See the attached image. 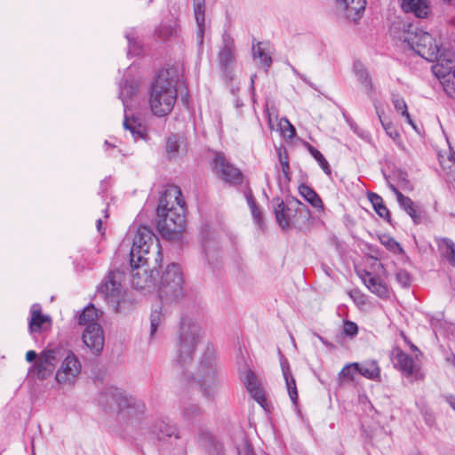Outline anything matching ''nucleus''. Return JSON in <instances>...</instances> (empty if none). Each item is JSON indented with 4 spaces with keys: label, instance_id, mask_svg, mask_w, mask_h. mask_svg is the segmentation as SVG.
Listing matches in <instances>:
<instances>
[{
    "label": "nucleus",
    "instance_id": "nucleus-1",
    "mask_svg": "<svg viewBox=\"0 0 455 455\" xmlns=\"http://www.w3.org/2000/svg\"><path fill=\"white\" fill-rule=\"evenodd\" d=\"M162 262L161 244L156 235L140 226L136 232L130 252L132 285L141 291L155 288V272Z\"/></svg>",
    "mask_w": 455,
    "mask_h": 455
},
{
    "label": "nucleus",
    "instance_id": "nucleus-2",
    "mask_svg": "<svg viewBox=\"0 0 455 455\" xmlns=\"http://www.w3.org/2000/svg\"><path fill=\"white\" fill-rule=\"evenodd\" d=\"M181 190L172 186L161 196L156 210L157 229L170 240L180 237L185 228V208Z\"/></svg>",
    "mask_w": 455,
    "mask_h": 455
},
{
    "label": "nucleus",
    "instance_id": "nucleus-3",
    "mask_svg": "<svg viewBox=\"0 0 455 455\" xmlns=\"http://www.w3.org/2000/svg\"><path fill=\"white\" fill-rule=\"evenodd\" d=\"M178 70L175 68L162 69L157 74L149 91L148 103L156 116L169 115L177 100Z\"/></svg>",
    "mask_w": 455,
    "mask_h": 455
},
{
    "label": "nucleus",
    "instance_id": "nucleus-4",
    "mask_svg": "<svg viewBox=\"0 0 455 455\" xmlns=\"http://www.w3.org/2000/svg\"><path fill=\"white\" fill-rule=\"evenodd\" d=\"M400 39L429 62H434L438 54L444 50L432 34L413 25L404 26Z\"/></svg>",
    "mask_w": 455,
    "mask_h": 455
},
{
    "label": "nucleus",
    "instance_id": "nucleus-5",
    "mask_svg": "<svg viewBox=\"0 0 455 455\" xmlns=\"http://www.w3.org/2000/svg\"><path fill=\"white\" fill-rule=\"evenodd\" d=\"M101 403L118 409L120 419L136 423L146 411L145 403L139 398L128 395L118 388H108L101 395Z\"/></svg>",
    "mask_w": 455,
    "mask_h": 455
},
{
    "label": "nucleus",
    "instance_id": "nucleus-6",
    "mask_svg": "<svg viewBox=\"0 0 455 455\" xmlns=\"http://www.w3.org/2000/svg\"><path fill=\"white\" fill-rule=\"evenodd\" d=\"M185 293L184 277L180 267L176 263L168 265L162 273L158 294L162 301L175 302Z\"/></svg>",
    "mask_w": 455,
    "mask_h": 455
},
{
    "label": "nucleus",
    "instance_id": "nucleus-7",
    "mask_svg": "<svg viewBox=\"0 0 455 455\" xmlns=\"http://www.w3.org/2000/svg\"><path fill=\"white\" fill-rule=\"evenodd\" d=\"M124 274L120 270H112L100 283L99 293L115 312L121 311V304L124 301Z\"/></svg>",
    "mask_w": 455,
    "mask_h": 455
},
{
    "label": "nucleus",
    "instance_id": "nucleus-8",
    "mask_svg": "<svg viewBox=\"0 0 455 455\" xmlns=\"http://www.w3.org/2000/svg\"><path fill=\"white\" fill-rule=\"evenodd\" d=\"M197 381L201 386L203 395L213 398L220 388L219 371L213 353L205 355L200 363Z\"/></svg>",
    "mask_w": 455,
    "mask_h": 455
},
{
    "label": "nucleus",
    "instance_id": "nucleus-9",
    "mask_svg": "<svg viewBox=\"0 0 455 455\" xmlns=\"http://www.w3.org/2000/svg\"><path fill=\"white\" fill-rule=\"evenodd\" d=\"M200 327L193 323L183 322L180 326L179 358L181 365L186 364L191 358L200 339Z\"/></svg>",
    "mask_w": 455,
    "mask_h": 455
},
{
    "label": "nucleus",
    "instance_id": "nucleus-10",
    "mask_svg": "<svg viewBox=\"0 0 455 455\" xmlns=\"http://www.w3.org/2000/svg\"><path fill=\"white\" fill-rule=\"evenodd\" d=\"M81 371L82 363L79 358L72 350H69L56 371L55 379L61 387H73Z\"/></svg>",
    "mask_w": 455,
    "mask_h": 455
},
{
    "label": "nucleus",
    "instance_id": "nucleus-11",
    "mask_svg": "<svg viewBox=\"0 0 455 455\" xmlns=\"http://www.w3.org/2000/svg\"><path fill=\"white\" fill-rule=\"evenodd\" d=\"M212 172L220 180L231 185L242 182L241 171L233 165L221 152H215L212 158Z\"/></svg>",
    "mask_w": 455,
    "mask_h": 455
},
{
    "label": "nucleus",
    "instance_id": "nucleus-12",
    "mask_svg": "<svg viewBox=\"0 0 455 455\" xmlns=\"http://www.w3.org/2000/svg\"><path fill=\"white\" fill-rule=\"evenodd\" d=\"M392 362L395 368L399 370L404 377L411 380H419L424 378L420 365L416 363L411 355L404 353L399 347L393 349Z\"/></svg>",
    "mask_w": 455,
    "mask_h": 455
},
{
    "label": "nucleus",
    "instance_id": "nucleus-13",
    "mask_svg": "<svg viewBox=\"0 0 455 455\" xmlns=\"http://www.w3.org/2000/svg\"><path fill=\"white\" fill-rule=\"evenodd\" d=\"M436 63L432 67L434 75L444 83H455V56L451 51L443 50L435 60Z\"/></svg>",
    "mask_w": 455,
    "mask_h": 455
},
{
    "label": "nucleus",
    "instance_id": "nucleus-14",
    "mask_svg": "<svg viewBox=\"0 0 455 455\" xmlns=\"http://www.w3.org/2000/svg\"><path fill=\"white\" fill-rule=\"evenodd\" d=\"M84 345L93 353L99 355L104 347V332L100 323L89 324L83 333Z\"/></svg>",
    "mask_w": 455,
    "mask_h": 455
},
{
    "label": "nucleus",
    "instance_id": "nucleus-15",
    "mask_svg": "<svg viewBox=\"0 0 455 455\" xmlns=\"http://www.w3.org/2000/svg\"><path fill=\"white\" fill-rule=\"evenodd\" d=\"M52 327V318L48 315L42 313L39 304H33L30 307V317L28 320V331L31 335L41 333L50 330Z\"/></svg>",
    "mask_w": 455,
    "mask_h": 455
},
{
    "label": "nucleus",
    "instance_id": "nucleus-16",
    "mask_svg": "<svg viewBox=\"0 0 455 455\" xmlns=\"http://www.w3.org/2000/svg\"><path fill=\"white\" fill-rule=\"evenodd\" d=\"M336 7L344 15L354 21L361 18L365 10L366 0H335Z\"/></svg>",
    "mask_w": 455,
    "mask_h": 455
},
{
    "label": "nucleus",
    "instance_id": "nucleus-17",
    "mask_svg": "<svg viewBox=\"0 0 455 455\" xmlns=\"http://www.w3.org/2000/svg\"><path fill=\"white\" fill-rule=\"evenodd\" d=\"M401 7L406 13H412L419 19L427 18L431 13L428 0H401Z\"/></svg>",
    "mask_w": 455,
    "mask_h": 455
},
{
    "label": "nucleus",
    "instance_id": "nucleus-18",
    "mask_svg": "<svg viewBox=\"0 0 455 455\" xmlns=\"http://www.w3.org/2000/svg\"><path fill=\"white\" fill-rule=\"evenodd\" d=\"M242 380L245 385L251 396L259 404L262 405L263 403L266 401V398L263 390L259 387V384L255 374L251 371L248 370L242 377Z\"/></svg>",
    "mask_w": 455,
    "mask_h": 455
},
{
    "label": "nucleus",
    "instance_id": "nucleus-19",
    "mask_svg": "<svg viewBox=\"0 0 455 455\" xmlns=\"http://www.w3.org/2000/svg\"><path fill=\"white\" fill-rule=\"evenodd\" d=\"M220 65L223 68L227 76H229V68L234 62V44L231 38H223V46L219 52Z\"/></svg>",
    "mask_w": 455,
    "mask_h": 455
},
{
    "label": "nucleus",
    "instance_id": "nucleus-20",
    "mask_svg": "<svg viewBox=\"0 0 455 455\" xmlns=\"http://www.w3.org/2000/svg\"><path fill=\"white\" fill-rule=\"evenodd\" d=\"M363 282L369 289V291L379 298H387L389 291L387 284L378 276L372 275L371 273L366 272L363 276Z\"/></svg>",
    "mask_w": 455,
    "mask_h": 455
},
{
    "label": "nucleus",
    "instance_id": "nucleus-21",
    "mask_svg": "<svg viewBox=\"0 0 455 455\" xmlns=\"http://www.w3.org/2000/svg\"><path fill=\"white\" fill-rule=\"evenodd\" d=\"M280 364L282 368V372L283 379L285 380V385L287 388L288 395L291 400V402L296 404L298 401V391L296 387L295 379L291 374L290 365L288 360L283 356L281 357Z\"/></svg>",
    "mask_w": 455,
    "mask_h": 455
},
{
    "label": "nucleus",
    "instance_id": "nucleus-22",
    "mask_svg": "<svg viewBox=\"0 0 455 455\" xmlns=\"http://www.w3.org/2000/svg\"><path fill=\"white\" fill-rule=\"evenodd\" d=\"M355 371L359 374L371 380H379L380 368L375 360H369L363 363H354Z\"/></svg>",
    "mask_w": 455,
    "mask_h": 455
},
{
    "label": "nucleus",
    "instance_id": "nucleus-23",
    "mask_svg": "<svg viewBox=\"0 0 455 455\" xmlns=\"http://www.w3.org/2000/svg\"><path fill=\"white\" fill-rule=\"evenodd\" d=\"M274 203V212L277 223L283 229L289 228L291 221L292 210L279 198L275 199Z\"/></svg>",
    "mask_w": 455,
    "mask_h": 455
},
{
    "label": "nucleus",
    "instance_id": "nucleus-24",
    "mask_svg": "<svg viewBox=\"0 0 455 455\" xmlns=\"http://www.w3.org/2000/svg\"><path fill=\"white\" fill-rule=\"evenodd\" d=\"M353 72L365 92L368 94H371L373 92L374 87L371 77L364 65L359 60L355 61L353 65Z\"/></svg>",
    "mask_w": 455,
    "mask_h": 455
},
{
    "label": "nucleus",
    "instance_id": "nucleus-25",
    "mask_svg": "<svg viewBox=\"0 0 455 455\" xmlns=\"http://www.w3.org/2000/svg\"><path fill=\"white\" fill-rule=\"evenodd\" d=\"M140 88V83L136 79H125L124 84L120 85L119 98L123 102L124 111L129 108V100L137 93Z\"/></svg>",
    "mask_w": 455,
    "mask_h": 455
},
{
    "label": "nucleus",
    "instance_id": "nucleus-26",
    "mask_svg": "<svg viewBox=\"0 0 455 455\" xmlns=\"http://www.w3.org/2000/svg\"><path fill=\"white\" fill-rule=\"evenodd\" d=\"M153 433L159 440L172 436L180 438L178 427L164 419H159L154 424Z\"/></svg>",
    "mask_w": 455,
    "mask_h": 455
},
{
    "label": "nucleus",
    "instance_id": "nucleus-27",
    "mask_svg": "<svg viewBox=\"0 0 455 455\" xmlns=\"http://www.w3.org/2000/svg\"><path fill=\"white\" fill-rule=\"evenodd\" d=\"M183 420L193 427L199 425L202 418L201 408L195 403H186L182 407Z\"/></svg>",
    "mask_w": 455,
    "mask_h": 455
},
{
    "label": "nucleus",
    "instance_id": "nucleus-28",
    "mask_svg": "<svg viewBox=\"0 0 455 455\" xmlns=\"http://www.w3.org/2000/svg\"><path fill=\"white\" fill-rule=\"evenodd\" d=\"M70 349L64 347L63 346H56L52 348H47L44 350L39 356L43 357V360L48 362V365H55L64 359L68 352Z\"/></svg>",
    "mask_w": 455,
    "mask_h": 455
},
{
    "label": "nucleus",
    "instance_id": "nucleus-29",
    "mask_svg": "<svg viewBox=\"0 0 455 455\" xmlns=\"http://www.w3.org/2000/svg\"><path fill=\"white\" fill-rule=\"evenodd\" d=\"M102 312L97 309L94 305L91 304L87 306L78 315V323L80 325H85L86 327L89 324L99 323Z\"/></svg>",
    "mask_w": 455,
    "mask_h": 455
},
{
    "label": "nucleus",
    "instance_id": "nucleus-30",
    "mask_svg": "<svg viewBox=\"0 0 455 455\" xmlns=\"http://www.w3.org/2000/svg\"><path fill=\"white\" fill-rule=\"evenodd\" d=\"M204 0H194V12L197 24V38L200 44L203 42L204 34Z\"/></svg>",
    "mask_w": 455,
    "mask_h": 455
},
{
    "label": "nucleus",
    "instance_id": "nucleus-31",
    "mask_svg": "<svg viewBox=\"0 0 455 455\" xmlns=\"http://www.w3.org/2000/svg\"><path fill=\"white\" fill-rule=\"evenodd\" d=\"M124 128L129 131L134 140L142 139L147 137L146 128L141 125L137 119L129 118L126 115L123 123Z\"/></svg>",
    "mask_w": 455,
    "mask_h": 455
},
{
    "label": "nucleus",
    "instance_id": "nucleus-32",
    "mask_svg": "<svg viewBox=\"0 0 455 455\" xmlns=\"http://www.w3.org/2000/svg\"><path fill=\"white\" fill-rule=\"evenodd\" d=\"M397 202L400 207L404 210L408 215H410L415 224L420 223L421 215L418 212L415 204L410 197L404 195H400V199L397 200Z\"/></svg>",
    "mask_w": 455,
    "mask_h": 455
},
{
    "label": "nucleus",
    "instance_id": "nucleus-33",
    "mask_svg": "<svg viewBox=\"0 0 455 455\" xmlns=\"http://www.w3.org/2000/svg\"><path fill=\"white\" fill-rule=\"evenodd\" d=\"M368 199L371 203L376 213L382 219L390 221V212L383 204V199L376 193L371 192L368 194Z\"/></svg>",
    "mask_w": 455,
    "mask_h": 455
},
{
    "label": "nucleus",
    "instance_id": "nucleus-34",
    "mask_svg": "<svg viewBox=\"0 0 455 455\" xmlns=\"http://www.w3.org/2000/svg\"><path fill=\"white\" fill-rule=\"evenodd\" d=\"M299 194L315 208L323 209V204L320 196L308 186L301 185L299 188Z\"/></svg>",
    "mask_w": 455,
    "mask_h": 455
},
{
    "label": "nucleus",
    "instance_id": "nucleus-35",
    "mask_svg": "<svg viewBox=\"0 0 455 455\" xmlns=\"http://www.w3.org/2000/svg\"><path fill=\"white\" fill-rule=\"evenodd\" d=\"M304 146L308 150L310 155L315 158V160L318 163L321 169L324 172L325 174L331 175V170L329 165L328 161L325 159L323 155L317 150L315 148H314L312 145H310L308 142H305Z\"/></svg>",
    "mask_w": 455,
    "mask_h": 455
},
{
    "label": "nucleus",
    "instance_id": "nucleus-36",
    "mask_svg": "<svg viewBox=\"0 0 455 455\" xmlns=\"http://www.w3.org/2000/svg\"><path fill=\"white\" fill-rule=\"evenodd\" d=\"M436 243L439 248L446 249L445 257L450 264L455 267V243L447 237L437 238Z\"/></svg>",
    "mask_w": 455,
    "mask_h": 455
},
{
    "label": "nucleus",
    "instance_id": "nucleus-37",
    "mask_svg": "<svg viewBox=\"0 0 455 455\" xmlns=\"http://www.w3.org/2000/svg\"><path fill=\"white\" fill-rule=\"evenodd\" d=\"M392 102L394 105L395 109L400 113L403 117L406 118L407 123L414 129L416 130V125L413 122V120L411 118V116L407 110V104L405 100L399 97L398 95L393 96Z\"/></svg>",
    "mask_w": 455,
    "mask_h": 455
},
{
    "label": "nucleus",
    "instance_id": "nucleus-38",
    "mask_svg": "<svg viewBox=\"0 0 455 455\" xmlns=\"http://www.w3.org/2000/svg\"><path fill=\"white\" fill-rule=\"evenodd\" d=\"M252 53H253V57L255 59H257V58L259 59L261 65L266 69H267L270 67V65L272 63V59L269 56V54L265 52V50L261 46V44H258L256 46L253 45Z\"/></svg>",
    "mask_w": 455,
    "mask_h": 455
},
{
    "label": "nucleus",
    "instance_id": "nucleus-39",
    "mask_svg": "<svg viewBox=\"0 0 455 455\" xmlns=\"http://www.w3.org/2000/svg\"><path fill=\"white\" fill-rule=\"evenodd\" d=\"M53 370V365H48V362H46V360H43V357L39 356L38 362L36 363V375L38 379H47L52 373Z\"/></svg>",
    "mask_w": 455,
    "mask_h": 455
},
{
    "label": "nucleus",
    "instance_id": "nucleus-40",
    "mask_svg": "<svg viewBox=\"0 0 455 455\" xmlns=\"http://www.w3.org/2000/svg\"><path fill=\"white\" fill-rule=\"evenodd\" d=\"M164 315L161 310L153 309L150 315V337L153 338L160 324L163 323Z\"/></svg>",
    "mask_w": 455,
    "mask_h": 455
},
{
    "label": "nucleus",
    "instance_id": "nucleus-41",
    "mask_svg": "<svg viewBox=\"0 0 455 455\" xmlns=\"http://www.w3.org/2000/svg\"><path fill=\"white\" fill-rule=\"evenodd\" d=\"M180 146L181 141H180L175 135H172L168 138L166 142V151L169 158L177 156Z\"/></svg>",
    "mask_w": 455,
    "mask_h": 455
},
{
    "label": "nucleus",
    "instance_id": "nucleus-42",
    "mask_svg": "<svg viewBox=\"0 0 455 455\" xmlns=\"http://www.w3.org/2000/svg\"><path fill=\"white\" fill-rule=\"evenodd\" d=\"M279 127L283 137L293 139L296 136V130L288 119L282 118L279 122Z\"/></svg>",
    "mask_w": 455,
    "mask_h": 455
},
{
    "label": "nucleus",
    "instance_id": "nucleus-43",
    "mask_svg": "<svg viewBox=\"0 0 455 455\" xmlns=\"http://www.w3.org/2000/svg\"><path fill=\"white\" fill-rule=\"evenodd\" d=\"M128 41V55H138L140 52L139 44L136 42L135 32L131 30L125 34Z\"/></svg>",
    "mask_w": 455,
    "mask_h": 455
},
{
    "label": "nucleus",
    "instance_id": "nucleus-44",
    "mask_svg": "<svg viewBox=\"0 0 455 455\" xmlns=\"http://www.w3.org/2000/svg\"><path fill=\"white\" fill-rule=\"evenodd\" d=\"M380 243L390 251L395 253L403 252V249L400 244L391 236L383 235L380 237Z\"/></svg>",
    "mask_w": 455,
    "mask_h": 455
},
{
    "label": "nucleus",
    "instance_id": "nucleus-45",
    "mask_svg": "<svg viewBox=\"0 0 455 455\" xmlns=\"http://www.w3.org/2000/svg\"><path fill=\"white\" fill-rule=\"evenodd\" d=\"M156 33H157L158 36L161 38H169L176 33V30L172 25L161 24L157 28Z\"/></svg>",
    "mask_w": 455,
    "mask_h": 455
},
{
    "label": "nucleus",
    "instance_id": "nucleus-46",
    "mask_svg": "<svg viewBox=\"0 0 455 455\" xmlns=\"http://www.w3.org/2000/svg\"><path fill=\"white\" fill-rule=\"evenodd\" d=\"M379 118L381 122L383 129L386 131L387 134L393 140H396L399 137V133L396 129L394 127L393 124L390 121H386L381 118V116L378 113Z\"/></svg>",
    "mask_w": 455,
    "mask_h": 455
},
{
    "label": "nucleus",
    "instance_id": "nucleus-47",
    "mask_svg": "<svg viewBox=\"0 0 455 455\" xmlns=\"http://www.w3.org/2000/svg\"><path fill=\"white\" fill-rule=\"evenodd\" d=\"M238 455H254L248 441L242 436L236 446Z\"/></svg>",
    "mask_w": 455,
    "mask_h": 455
},
{
    "label": "nucleus",
    "instance_id": "nucleus-48",
    "mask_svg": "<svg viewBox=\"0 0 455 455\" xmlns=\"http://www.w3.org/2000/svg\"><path fill=\"white\" fill-rule=\"evenodd\" d=\"M342 332L348 337H355L358 332V326L355 323L351 321H344Z\"/></svg>",
    "mask_w": 455,
    "mask_h": 455
},
{
    "label": "nucleus",
    "instance_id": "nucleus-49",
    "mask_svg": "<svg viewBox=\"0 0 455 455\" xmlns=\"http://www.w3.org/2000/svg\"><path fill=\"white\" fill-rule=\"evenodd\" d=\"M395 278H396L397 283L402 287H404V288L408 287L411 281L410 274L406 270H403V269L398 270L396 272Z\"/></svg>",
    "mask_w": 455,
    "mask_h": 455
},
{
    "label": "nucleus",
    "instance_id": "nucleus-50",
    "mask_svg": "<svg viewBox=\"0 0 455 455\" xmlns=\"http://www.w3.org/2000/svg\"><path fill=\"white\" fill-rule=\"evenodd\" d=\"M448 162L449 165L444 166V169H447V180L455 182V154L449 156Z\"/></svg>",
    "mask_w": 455,
    "mask_h": 455
},
{
    "label": "nucleus",
    "instance_id": "nucleus-51",
    "mask_svg": "<svg viewBox=\"0 0 455 455\" xmlns=\"http://www.w3.org/2000/svg\"><path fill=\"white\" fill-rule=\"evenodd\" d=\"M356 372L357 371H355V367L354 366V363H349V364H347L346 366H344L340 371V374L345 378L352 379H354V375Z\"/></svg>",
    "mask_w": 455,
    "mask_h": 455
},
{
    "label": "nucleus",
    "instance_id": "nucleus-52",
    "mask_svg": "<svg viewBox=\"0 0 455 455\" xmlns=\"http://www.w3.org/2000/svg\"><path fill=\"white\" fill-rule=\"evenodd\" d=\"M251 213L253 217V220L255 221V223L262 228V224H263V217H262V213L261 212L259 211V209L257 207H255L254 209H251Z\"/></svg>",
    "mask_w": 455,
    "mask_h": 455
},
{
    "label": "nucleus",
    "instance_id": "nucleus-53",
    "mask_svg": "<svg viewBox=\"0 0 455 455\" xmlns=\"http://www.w3.org/2000/svg\"><path fill=\"white\" fill-rule=\"evenodd\" d=\"M244 196L246 198V201H247V204L250 207V210L251 209H254L255 207H257V204H256V202L254 200V197L252 196V193H251V189H246L245 192H244Z\"/></svg>",
    "mask_w": 455,
    "mask_h": 455
},
{
    "label": "nucleus",
    "instance_id": "nucleus-54",
    "mask_svg": "<svg viewBox=\"0 0 455 455\" xmlns=\"http://www.w3.org/2000/svg\"><path fill=\"white\" fill-rule=\"evenodd\" d=\"M279 159H280V164H281L282 168H283V172L287 176L289 169H290L289 163H288L287 159L286 158H283L281 156V155H279Z\"/></svg>",
    "mask_w": 455,
    "mask_h": 455
},
{
    "label": "nucleus",
    "instance_id": "nucleus-55",
    "mask_svg": "<svg viewBox=\"0 0 455 455\" xmlns=\"http://www.w3.org/2000/svg\"><path fill=\"white\" fill-rule=\"evenodd\" d=\"M445 361L448 364L455 368V355L452 352L446 355Z\"/></svg>",
    "mask_w": 455,
    "mask_h": 455
},
{
    "label": "nucleus",
    "instance_id": "nucleus-56",
    "mask_svg": "<svg viewBox=\"0 0 455 455\" xmlns=\"http://www.w3.org/2000/svg\"><path fill=\"white\" fill-rule=\"evenodd\" d=\"M37 355L35 351L29 350L26 354V359L28 362H32L36 358Z\"/></svg>",
    "mask_w": 455,
    "mask_h": 455
},
{
    "label": "nucleus",
    "instance_id": "nucleus-57",
    "mask_svg": "<svg viewBox=\"0 0 455 455\" xmlns=\"http://www.w3.org/2000/svg\"><path fill=\"white\" fill-rule=\"evenodd\" d=\"M389 188L392 190V192L396 196V199L399 200L400 199V195H403V194L397 189L396 187H395L392 184L389 185Z\"/></svg>",
    "mask_w": 455,
    "mask_h": 455
},
{
    "label": "nucleus",
    "instance_id": "nucleus-58",
    "mask_svg": "<svg viewBox=\"0 0 455 455\" xmlns=\"http://www.w3.org/2000/svg\"><path fill=\"white\" fill-rule=\"evenodd\" d=\"M105 147H106V150L107 151H110V150H115L116 146L110 143L108 140H105V143H104Z\"/></svg>",
    "mask_w": 455,
    "mask_h": 455
},
{
    "label": "nucleus",
    "instance_id": "nucleus-59",
    "mask_svg": "<svg viewBox=\"0 0 455 455\" xmlns=\"http://www.w3.org/2000/svg\"><path fill=\"white\" fill-rule=\"evenodd\" d=\"M447 402L450 404V406L455 411V398L452 396H450L447 398Z\"/></svg>",
    "mask_w": 455,
    "mask_h": 455
},
{
    "label": "nucleus",
    "instance_id": "nucleus-60",
    "mask_svg": "<svg viewBox=\"0 0 455 455\" xmlns=\"http://www.w3.org/2000/svg\"><path fill=\"white\" fill-rule=\"evenodd\" d=\"M96 227H97V230L100 233H102V220H101V219H98L97 220Z\"/></svg>",
    "mask_w": 455,
    "mask_h": 455
},
{
    "label": "nucleus",
    "instance_id": "nucleus-61",
    "mask_svg": "<svg viewBox=\"0 0 455 455\" xmlns=\"http://www.w3.org/2000/svg\"><path fill=\"white\" fill-rule=\"evenodd\" d=\"M411 348L413 351H416V352H419V351L418 347H417L416 346H414L413 344H411Z\"/></svg>",
    "mask_w": 455,
    "mask_h": 455
},
{
    "label": "nucleus",
    "instance_id": "nucleus-62",
    "mask_svg": "<svg viewBox=\"0 0 455 455\" xmlns=\"http://www.w3.org/2000/svg\"><path fill=\"white\" fill-rule=\"evenodd\" d=\"M128 70H129V72H132L133 70V67L130 66Z\"/></svg>",
    "mask_w": 455,
    "mask_h": 455
},
{
    "label": "nucleus",
    "instance_id": "nucleus-63",
    "mask_svg": "<svg viewBox=\"0 0 455 455\" xmlns=\"http://www.w3.org/2000/svg\"><path fill=\"white\" fill-rule=\"evenodd\" d=\"M318 338H319V339H320L322 342H324V341H323V339L322 337L318 336Z\"/></svg>",
    "mask_w": 455,
    "mask_h": 455
},
{
    "label": "nucleus",
    "instance_id": "nucleus-64",
    "mask_svg": "<svg viewBox=\"0 0 455 455\" xmlns=\"http://www.w3.org/2000/svg\"><path fill=\"white\" fill-rule=\"evenodd\" d=\"M105 217L108 218V210L105 211Z\"/></svg>",
    "mask_w": 455,
    "mask_h": 455
}]
</instances>
